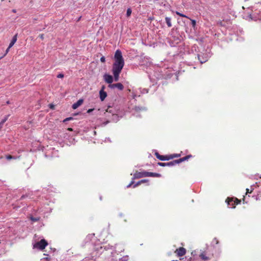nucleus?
<instances>
[{"label":"nucleus","mask_w":261,"mask_h":261,"mask_svg":"<svg viewBox=\"0 0 261 261\" xmlns=\"http://www.w3.org/2000/svg\"><path fill=\"white\" fill-rule=\"evenodd\" d=\"M161 175L159 173H153L150 172H147L145 171H136V172L134 174L133 179H138L144 177H160Z\"/></svg>","instance_id":"obj_1"},{"label":"nucleus","mask_w":261,"mask_h":261,"mask_svg":"<svg viewBox=\"0 0 261 261\" xmlns=\"http://www.w3.org/2000/svg\"><path fill=\"white\" fill-rule=\"evenodd\" d=\"M124 65V61L121 51L120 50H117L115 51V67H116L117 70L121 71Z\"/></svg>","instance_id":"obj_2"},{"label":"nucleus","mask_w":261,"mask_h":261,"mask_svg":"<svg viewBox=\"0 0 261 261\" xmlns=\"http://www.w3.org/2000/svg\"><path fill=\"white\" fill-rule=\"evenodd\" d=\"M192 155L191 154L188 155L185 157H183L182 158H180L178 160H175L174 161H172L170 162L166 163V166H173L177 164H179L184 161H185L186 160H188L190 158H192Z\"/></svg>","instance_id":"obj_3"},{"label":"nucleus","mask_w":261,"mask_h":261,"mask_svg":"<svg viewBox=\"0 0 261 261\" xmlns=\"http://www.w3.org/2000/svg\"><path fill=\"white\" fill-rule=\"evenodd\" d=\"M225 201L228 205H230V202H233L232 208H234L236 205L241 203V200L239 199L236 197H227Z\"/></svg>","instance_id":"obj_4"},{"label":"nucleus","mask_w":261,"mask_h":261,"mask_svg":"<svg viewBox=\"0 0 261 261\" xmlns=\"http://www.w3.org/2000/svg\"><path fill=\"white\" fill-rule=\"evenodd\" d=\"M48 243L44 239H42L40 241L36 243L34 245V247L39 248L40 250H43L47 246Z\"/></svg>","instance_id":"obj_5"},{"label":"nucleus","mask_w":261,"mask_h":261,"mask_svg":"<svg viewBox=\"0 0 261 261\" xmlns=\"http://www.w3.org/2000/svg\"><path fill=\"white\" fill-rule=\"evenodd\" d=\"M103 79L106 83L110 84V85L108 86L109 87L111 88H114V84H112V82H113V77L112 75L106 73L103 75Z\"/></svg>","instance_id":"obj_6"},{"label":"nucleus","mask_w":261,"mask_h":261,"mask_svg":"<svg viewBox=\"0 0 261 261\" xmlns=\"http://www.w3.org/2000/svg\"><path fill=\"white\" fill-rule=\"evenodd\" d=\"M175 253L177 256L180 257L182 256L186 253V249L184 247H179L175 251Z\"/></svg>","instance_id":"obj_7"},{"label":"nucleus","mask_w":261,"mask_h":261,"mask_svg":"<svg viewBox=\"0 0 261 261\" xmlns=\"http://www.w3.org/2000/svg\"><path fill=\"white\" fill-rule=\"evenodd\" d=\"M213 255V254L212 255H210L206 252L203 251L200 253L199 257L203 260H208L211 259Z\"/></svg>","instance_id":"obj_8"},{"label":"nucleus","mask_w":261,"mask_h":261,"mask_svg":"<svg viewBox=\"0 0 261 261\" xmlns=\"http://www.w3.org/2000/svg\"><path fill=\"white\" fill-rule=\"evenodd\" d=\"M104 89H105V86H103L101 87V89L99 91L100 99L101 101H103L104 99L106 98V97L107 96V94L106 92H105L104 91Z\"/></svg>","instance_id":"obj_9"},{"label":"nucleus","mask_w":261,"mask_h":261,"mask_svg":"<svg viewBox=\"0 0 261 261\" xmlns=\"http://www.w3.org/2000/svg\"><path fill=\"white\" fill-rule=\"evenodd\" d=\"M176 14L181 17H186L187 18H189L191 20V22H192V27L195 28V27H196V21L195 20H193V19H190V18H189L188 16H187L186 15L178 12V11H176Z\"/></svg>","instance_id":"obj_10"},{"label":"nucleus","mask_w":261,"mask_h":261,"mask_svg":"<svg viewBox=\"0 0 261 261\" xmlns=\"http://www.w3.org/2000/svg\"><path fill=\"white\" fill-rule=\"evenodd\" d=\"M83 102L84 100L83 99H80L72 105V108L73 109H77L79 106L83 104Z\"/></svg>","instance_id":"obj_11"},{"label":"nucleus","mask_w":261,"mask_h":261,"mask_svg":"<svg viewBox=\"0 0 261 261\" xmlns=\"http://www.w3.org/2000/svg\"><path fill=\"white\" fill-rule=\"evenodd\" d=\"M155 155L157 159L161 161H166L167 160L166 155H161L157 152L155 153Z\"/></svg>","instance_id":"obj_12"},{"label":"nucleus","mask_w":261,"mask_h":261,"mask_svg":"<svg viewBox=\"0 0 261 261\" xmlns=\"http://www.w3.org/2000/svg\"><path fill=\"white\" fill-rule=\"evenodd\" d=\"M17 34L15 35L9 44V48L12 47L17 41Z\"/></svg>","instance_id":"obj_13"},{"label":"nucleus","mask_w":261,"mask_h":261,"mask_svg":"<svg viewBox=\"0 0 261 261\" xmlns=\"http://www.w3.org/2000/svg\"><path fill=\"white\" fill-rule=\"evenodd\" d=\"M115 89H117L119 91H122L124 89V86L120 83H115Z\"/></svg>","instance_id":"obj_14"},{"label":"nucleus","mask_w":261,"mask_h":261,"mask_svg":"<svg viewBox=\"0 0 261 261\" xmlns=\"http://www.w3.org/2000/svg\"><path fill=\"white\" fill-rule=\"evenodd\" d=\"M165 21L168 27L170 28L172 26L171 20L170 17H166L165 18Z\"/></svg>","instance_id":"obj_15"},{"label":"nucleus","mask_w":261,"mask_h":261,"mask_svg":"<svg viewBox=\"0 0 261 261\" xmlns=\"http://www.w3.org/2000/svg\"><path fill=\"white\" fill-rule=\"evenodd\" d=\"M121 70L115 69V82H117L119 80V74L121 72Z\"/></svg>","instance_id":"obj_16"},{"label":"nucleus","mask_w":261,"mask_h":261,"mask_svg":"<svg viewBox=\"0 0 261 261\" xmlns=\"http://www.w3.org/2000/svg\"><path fill=\"white\" fill-rule=\"evenodd\" d=\"M132 14V10L130 8H128L127 9V12H126V16L127 17H129Z\"/></svg>","instance_id":"obj_17"},{"label":"nucleus","mask_w":261,"mask_h":261,"mask_svg":"<svg viewBox=\"0 0 261 261\" xmlns=\"http://www.w3.org/2000/svg\"><path fill=\"white\" fill-rule=\"evenodd\" d=\"M10 115H6L4 118L1 121V123L4 124V123L8 120Z\"/></svg>","instance_id":"obj_18"},{"label":"nucleus","mask_w":261,"mask_h":261,"mask_svg":"<svg viewBox=\"0 0 261 261\" xmlns=\"http://www.w3.org/2000/svg\"><path fill=\"white\" fill-rule=\"evenodd\" d=\"M73 119H74L73 117H69L66 118L64 120H63V122L65 123L66 121H69V120H73Z\"/></svg>","instance_id":"obj_19"},{"label":"nucleus","mask_w":261,"mask_h":261,"mask_svg":"<svg viewBox=\"0 0 261 261\" xmlns=\"http://www.w3.org/2000/svg\"><path fill=\"white\" fill-rule=\"evenodd\" d=\"M6 159L8 160H10L11 159H15L16 158L15 156L11 155H8L6 156Z\"/></svg>","instance_id":"obj_20"},{"label":"nucleus","mask_w":261,"mask_h":261,"mask_svg":"<svg viewBox=\"0 0 261 261\" xmlns=\"http://www.w3.org/2000/svg\"><path fill=\"white\" fill-rule=\"evenodd\" d=\"M10 48H9V46H8V47L7 48V49L6 50V51H5V54L2 56L1 57H0V59H1L2 58H3L4 57H5L8 53V52L9 51V50H10Z\"/></svg>","instance_id":"obj_21"},{"label":"nucleus","mask_w":261,"mask_h":261,"mask_svg":"<svg viewBox=\"0 0 261 261\" xmlns=\"http://www.w3.org/2000/svg\"><path fill=\"white\" fill-rule=\"evenodd\" d=\"M166 159H167L166 161H168V160L173 159V157L172 154L166 155Z\"/></svg>","instance_id":"obj_22"},{"label":"nucleus","mask_w":261,"mask_h":261,"mask_svg":"<svg viewBox=\"0 0 261 261\" xmlns=\"http://www.w3.org/2000/svg\"><path fill=\"white\" fill-rule=\"evenodd\" d=\"M128 259V256H125L123 257L122 258L120 259V261H127Z\"/></svg>","instance_id":"obj_23"},{"label":"nucleus","mask_w":261,"mask_h":261,"mask_svg":"<svg viewBox=\"0 0 261 261\" xmlns=\"http://www.w3.org/2000/svg\"><path fill=\"white\" fill-rule=\"evenodd\" d=\"M158 165L160 166H162V167H164V166H166V163H161V162H159L158 163Z\"/></svg>","instance_id":"obj_24"},{"label":"nucleus","mask_w":261,"mask_h":261,"mask_svg":"<svg viewBox=\"0 0 261 261\" xmlns=\"http://www.w3.org/2000/svg\"><path fill=\"white\" fill-rule=\"evenodd\" d=\"M141 181H139L138 182H137L136 184H135L133 186L134 188H136L137 187V186H138L139 185H141Z\"/></svg>","instance_id":"obj_25"},{"label":"nucleus","mask_w":261,"mask_h":261,"mask_svg":"<svg viewBox=\"0 0 261 261\" xmlns=\"http://www.w3.org/2000/svg\"><path fill=\"white\" fill-rule=\"evenodd\" d=\"M172 155H173V159L175 158H178L180 156V154H176V153H175V154H172Z\"/></svg>","instance_id":"obj_26"},{"label":"nucleus","mask_w":261,"mask_h":261,"mask_svg":"<svg viewBox=\"0 0 261 261\" xmlns=\"http://www.w3.org/2000/svg\"><path fill=\"white\" fill-rule=\"evenodd\" d=\"M246 194H247L248 193H251L253 191V190H250L249 189H246Z\"/></svg>","instance_id":"obj_27"},{"label":"nucleus","mask_w":261,"mask_h":261,"mask_svg":"<svg viewBox=\"0 0 261 261\" xmlns=\"http://www.w3.org/2000/svg\"><path fill=\"white\" fill-rule=\"evenodd\" d=\"M31 219L33 221H37L39 220V218H34V217H31Z\"/></svg>","instance_id":"obj_28"},{"label":"nucleus","mask_w":261,"mask_h":261,"mask_svg":"<svg viewBox=\"0 0 261 261\" xmlns=\"http://www.w3.org/2000/svg\"><path fill=\"white\" fill-rule=\"evenodd\" d=\"M57 77L58 78H62L64 77V74L62 73H60L57 76Z\"/></svg>","instance_id":"obj_29"},{"label":"nucleus","mask_w":261,"mask_h":261,"mask_svg":"<svg viewBox=\"0 0 261 261\" xmlns=\"http://www.w3.org/2000/svg\"><path fill=\"white\" fill-rule=\"evenodd\" d=\"M49 108H50L51 109H53V110H54L55 109V106L53 104H49Z\"/></svg>","instance_id":"obj_30"},{"label":"nucleus","mask_w":261,"mask_h":261,"mask_svg":"<svg viewBox=\"0 0 261 261\" xmlns=\"http://www.w3.org/2000/svg\"><path fill=\"white\" fill-rule=\"evenodd\" d=\"M141 181V184L142 183H144V182H148V179H142Z\"/></svg>","instance_id":"obj_31"},{"label":"nucleus","mask_w":261,"mask_h":261,"mask_svg":"<svg viewBox=\"0 0 261 261\" xmlns=\"http://www.w3.org/2000/svg\"><path fill=\"white\" fill-rule=\"evenodd\" d=\"M100 61L101 62H105V57L103 56V57L100 58Z\"/></svg>","instance_id":"obj_32"},{"label":"nucleus","mask_w":261,"mask_h":261,"mask_svg":"<svg viewBox=\"0 0 261 261\" xmlns=\"http://www.w3.org/2000/svg\"><path fill=\"white\" fill-rule=\"evenodd\" d=\"M112 71L114 75V63H113L112 64Z\"/></svg>","instance_id":"obj_33"},{"label":"nucleus","mask_w":261,"mask_h":261,"mask_svg":"<svg viewBox=\"0 0 261 261\" xmlns=\"http://www.w3.org/2000/svg\"><path fill=\"white\" fill-rule=\"evenodd\" d=\"M39 37L40 38V39L41 40H43L44 39V34H40V35H39Z\"/></svg>","instance_id":"obj_34"},{"label":"nucleus","mask_w":261,"mask_h":261,"mask_svg":"<svg viewBox=\"0 0 261 261\" xmlns=\"http://www.w3.org/2000/svg\"><path fill=\"white\" fill-rule=\"evenodd\" d=\"M94 110V109H90L87 111L88 113H91L92 111Z\"/></svg>","instance_id":"obj_35"},{"label":"nucleus","mask_w":261,"mask_h":261,"mask_svg":"<svg viewBox=\"0 0 261 261\" xmlns=\"http://www.w3.org/2000/svg\"><path fill=\"white\" fill-rule=\"evenodd\" d=\"M133 184H134V181H132L131 182L127 187H130Z\"/></svg>","instance_id":"obj_36"},{"label":"nucleus","mask_w":261,"mask_h":261,"mask_svg":"<svg viewBox=\"0 0 261 261\" xmlns=\"http://www.w3.org/2000/svg\"><path fill=\"white\" fill-rule=\"evenodd\" d=\"M27 196V195H23L22 196H21V197L20 198V199H24Z\"/></svg>","instance_id":"obj_37"},{"label":"nucleus","mask_w":261,"mask_h":261,"mask_svg":"<svg viewBox=\"0 0 261 261\" xmlns=\"http://www.w3.org/2000/svg\"><path fill=\"white\" fill-rule=\"evenodd\" d=\"M68 130L70 131V132H72L73 131V129L71 127H69L67 129Z\"/></svg>","instance_id":"obj_38"},{"label":"nucleus","mask_w":261,"mask_h":261,"mask_svg":"<svg viewBox=\"0 0 261 261\" xmlns=\"http://www.w3.org/2000/svg\"><path fill=\"white\" fill-rule=\"evenodd\" d=\"M4 124L2 123L1 122H0V129H1L3 127V125Z\"/></svg>","instance_id":"obj_39"},{"label":"nucleus","mask_w":261,"mask_h":261,"mask_svg":"<svg viewBox=\"0 0 261 261\" xmlns=\"http://www.w3.org/2000/svg\"><path fill=\"white\" fill-rule=\"evenodd\" d=\"M233 203V202H230V205H229L232 208Z\"/></svg>","instance_id":"obj_40"},{"label":"nucleus","mask_w":261,"mask_h":261,"mask_svg":"<svg viewBox=\"0 0 261 261\" xmlns=\"http://www.w3.org/2000/svg\"><path fill=\"white\" fill-rule=\"evenodd\" d=\"M243 201L244 202V201H245V196H244V198H243Z\"/></svg>","instance_id":"obj_41"},{"label":"nucleus","mask_w":261,"mask_h":261,"mask_svg":"<svg viewBox=\"0 0 261 261\" xmlns=\"http://www.w3.org/2000/svg\"><path fill=\"white\" fill-rule=\"evenodd\" d=\"M7 103L9 104V101H8L7 102Z\"/></svg>","instance_id":"obj_42"},{"label":"nucleus","mask_w":261,"mask_h":261,"mask_svg":"<svg viewBox=\"0 0 261 261\" xmlns=\"http://www.w3.org/2000/svg\"><path fill=\"white\" fill-rule=\"evenodd\" d=\"M172 261H179V260H172Z\"/></svg>","instance_id":"obj_43"}]
</instances>
